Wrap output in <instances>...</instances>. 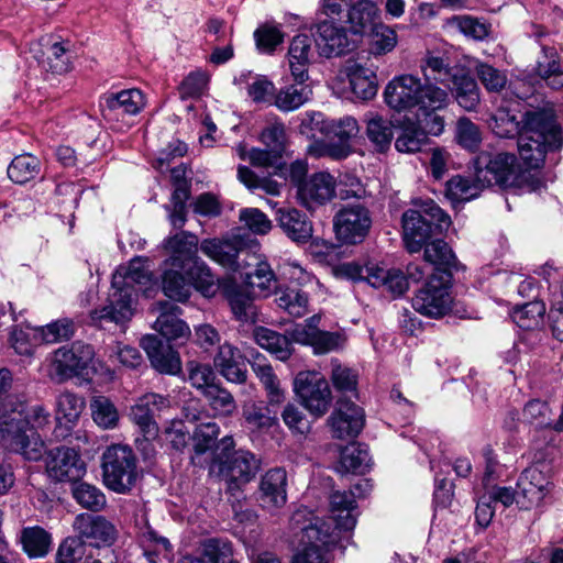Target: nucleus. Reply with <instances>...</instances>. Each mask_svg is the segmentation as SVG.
<instances>
[{
    "instance_id": "nucleus-1",
    "label": "nucleus",
    "mask_w": 563,
    "mask_h": 563,
    "mask_svg": "<svg viewBox=\"0 0 563 563\" xmlns=\"http://www.w3.org/2000/svg\"><path fill=\"white\" fill-rule=\"evenodd\" d=\"M437 85L434 79L427 77L422 82L412 75H401L387 84L384 91L385 101L398 112L410 111L418 120L423 118L428 132L439 135L444 129V120L435 112L448 106L449 93Z\"/></svg>"
},
{
    "instance_id": "nucleus-2",
    "label": "nucleus",
    "mask_w": 563,
    "mask_h": 563,
    "mask_svg": "<svg viewBox=\"0 0 563 563\" xmlns=\"http://www.w3.org/2000/svg\"><path fill=\"white\" fill-rule=\"evenodd\" d=\"M152 274L140 260H133L128 266H121L112 276V291L108 303L90 312L93 324L104 328L107 323L124 325L134 314L133 295L135 285H147Z\"/></svg>"
},
{
    "instance_id": "nucleus-3",
    "label": "nucleus",
    "mask_w": 563,
    "mask_h": 563,
    "mask_svg": "<svg viewBox=\"0 0 563 563\" xmlns=\"http://www.w3.org/2000/svg\"><path fill=\"white\" fill-rule=\"evenodd\" d=\"M561 130L553 112L534 110L525 113L518 151L527 167L537 169L543 166L547 153L561 146Z\"/></svg>"
},
{
    "instance_id": "nucleus-4",
    "label": "nucleus",
    "mask_w": 563,
    "mask_h": 563,
    "mask_svg": "<svg viewBox=\"0 0 563 563\" xmlns=\"http://www.w3.org/2000/svg\"><path fill=\"white\" fill-rule=\"evenodd\" d=\"M261 468V461L254 453L235 449L232 437H223L212 452L209 473L224 482L231 494L253 481Z\"/></svg>"
},
{
    "instance_id": "nucleus-5",
    "label": "nucleus",
    "mask_w": 563,
    "mask_h": 563,
    "mask_svg": "<svg viewBox=\"0 0 563 563\" xmlns=\"http://www.w3.org/2000/svg\"><path fill=\"white\" fill-rule=\"evenodd\" d=\"M198 236L188 231H180L164 241L170 265L185 272L203 296L211 297L218 290V279L198 256Z\"/></svg>"
},
{
    "instance_id": "nucleus-6",
    "label": "nucleus",
    "mask_w": 563,
    "mask_h": 563,
    "mask_svg": "<svg viewBox=\"0 0 563 563\" xmlns=\"http://www.w3.org/2000/svg\"><path fill=\"white\" fill-rule=\"evenodd\" d=\"M401 222L406 249L418 253L433 235L450 227L451 219L433 200H426L405 211Z\"/></svg>"
},
{
    "instance_id": "nucleus-7",
    "label": "nucleus",
    "mask_w": 563,
    "mask_h": 563,
    "mask_svg": "<svg viewBox=\"0 0 563 563\" xmlns=\"http://www.w3.org/2000/svg\"><path fill=\"white\" fill-rule=\"evenodd\" d=\"M0 445L27 461H38L45 449L40 434L29 428V420L18 408L0 415Z\"/></svg>"
},
{
    "instance_id": "nucleus-8",
    "label": "nucleus",
    "mask_w": 563,
    "mask_h": 563,
    "mask_svg": "<svg viewBox=\"0 0 563 563\" xmlns=\"http://www.w3.org/2000/svg\"><path fill=\"white\" fill-rule=\"evenodd\" d=\"M477 180L485 187L521 188L529 175L521 169L515 154L482 152L473 161Z\"/></svg>"
},
{
    "instance_id": "nucleus-9",
    "label": "nucleus",
    "mask_w": 563,
    "mask_h": 563,
    "mask_svg": "<svg viewBox=\"0 0 563 563\" xmlns=\"http://www.w3.org/2000/svg\"><path fill=\"white\" fill-rule=\"evenodd\" d=\"M428 79L450 89L460 107L472 112L476 111L481 102L479 88L476 80L463 70L451 68L441 57H429L422 67Z\"/></svg>"
},
{
    "instance_id": "nucleus-10",
    "label": "nucleus",
    "mask_w": 563,
    "mask_h": 563,
    "mask_svg": "<svg viewBox=\"0 0 563 563\" xmlns=\"http://www.w3.org/2000/svg\"><path fill=\"white\" fill-rule=\"evenodd\" d=\"M104 485L118 494L129 493L139 478L137 460L128 445L114 444L102 454Z\"/></svg>"
},
{
    "instance_id": "nucleus-11",
    "label": "nucleus",
    "mask_w": 563,
    "mask_h": 563,
    "mask_svg": "<svg viewBox=\"0 0 563 563\" xmlns=\"http://www.w3.org/2000/svg\"><path fill=\"white\" fill-rule=\"evenodd\" d=\"M452 273L450 272L432 273L424 287L413 297V309L426 317H443L450 310L452 303L449 291Z\"/></svg>"
},
{
    "instance_id": "nucleus-12",
    "label": "nucleus",
    "mask_w": 563,
    "mask_h": 563,
    "mask_svg": "<svg viewBox=\"0 0 563 563\" xmlns=\"http://www.w3.org/2000/svg\"><path fill=\"white\" fill-rule=\"evenodd\" d=\"M372 224V213L368 207L361 202L346 203L333 219L336 239L350 245L362 243L368 235Z\"/></svg>"
},
{
    "instance_id": "nucleus-13",
    "label": "nucleus",
    "mask_w": 563,
    "mask_h": 563,
    "mask_svg": "<svg viewBox=\"0 0 563 563\" xmlns=\"http://www.w3.org/2000/svg\"><path fill=\"white\" fill-rule=\"evenodd\" d=\"M551 488V467L536 462L517 481V505L525 510L539 507Z\"/></svg>"
},
{
    "instance_id": "nucleus-14",
    "label": "nucleus",
    "mask_w": 563,
    "mask_h": 563,
    "mask_svg": "<svg viewBox=\"0 0 563 563\" xmlns=\"http://www.w3.org/2000/svg\"><path fill=\"white\" fill-rule=\"evenodd\" d=\"M294 390L311 415L323 416L331 404L332 394L327 379L318 372H300L294 382Z\"/></svg>"
},
{
    "instance_id": "nucleus-15",
    "label": "nucleus",
    "mask_w": 563,
    "mask_h": 563,
    "mask_svg": "<svg viewBox=\"0 0 563 563\" xmlns=\"http://www.w3.org/2000/svg\"><path fill=\"white\" fill-rule=\"evenodd\" d=\"M86 470V463L75 449L58 446L46 454L45 471L54 482H78L85 476Z\"/></svg>"
},
{
    "instance_id": "nucleus-16",
    "label": "nucleus",
    "mask_w": 563,
    "mask_h": 563,
    "mask_svg": "<svg viewBox=\"0 0 563 563\" xmlns=\"http://www.w3.org/2000/svg\"><path fill=\"white\" fill-rule=\"evenodd\" d=\"M332 534L331 525L321 519L303 527L300 538L303 549L291 563H325L323 548L334 541Z\"/></svg>"
},
{
    "instance_id": "nucleus-17",
    "label": "nucleus",
    "mask_w": 563,
    "mask_h": 563,
    "mask_svg": "<svg viewBox=\"0 0 563 563\" xmlns=\"http://www.w3.org/2000/svg\"><path fill=\"white\" fill-rule=\"evenodd\" d=\"M369 488V482L363 481L351 490H336L330 495V512L335 528L349 531L355 527L357 520L355 498L362 497Z\"/></svg>"
},
{
    "instance_id": "nucleus-18",
    "label": "nucleus",
    "mask_w": 563,
    "mask_h": 563,
    "mask_svg": "<svg viewBox=\"0 0 563 563\" xmlns=\"http://www.w3.org/2000/svg\"><path fill=\"white\" fill-rule=\"evenodd\" d=\"M169 407V400L155 393L141 396L131 408V419L139 427L145 441H152L158 437V424L155 416Z\"/></svg>"
},
{
    "instance_id": "nucleus-19",
    "label": "nucleus",
    "mask_w": 563,
    "mask_h": 563,
    "mask_svg": "<svg viewBox=\"0 0 563 563\" xmlns=\"http://www.w3.org/2000/svg\"><path fill=\"white\" fill-rule=\"evenodd\" d=\"M328 423L334 438L342 440L355 438L364 428V410L353 401L340 398Z\"/></svg>"
},
{
    "instance_id": "nucleus-20",
    "label": "nucleus",
    "mask_w": 563,
    "mask_h": 563,
    "mask_svg": "<svg viewBox=\"0 0 563 563\" xmlns=\"http://www.w3.org/2000/svg\"><path fill=\"white\" fill-rule=\"evenodd\" d=\"M312 123L336 147L345 150V157L351 154L352 141L360 133V125L355 118L344 115L339 119H324L321 113H317L312 118Z\"/></svg>"
},
{
    "instance_id": "nucleus-21",
    "label": "nucleus",
    "mask_w": 563,
    "mask_h": 563,
    "mask_svg": "<svg viewBox=\"0 0 563 563\" xmlns=\"http://www.w3.org/2000/svg\"><path fill=\"white\" fill-rule=\"evenodd\" d=\"M95 351L91 345L76 341L69 346H62L54 353V368L56 374L70 378L82 373L92 361Z\"/></svg>"
},
{
    "instance_id": "nucleus-22",
    "label": "nucleus",
    "mask_w": 563,
    "mask_h": 563,
    "mask_svg": "<svg viewBox=\"0 0 563 563\" xmlns=\"http://www.w3.org/2000/svg\"><path fill=\"white\" fill-rule=\"evenodd\" d=\"M145 106L141 90L126 89L106 95L100 101L102 115L108 121L123 120L125 115L137 114Z\"/></svg>"
},
{
    "instance_id": "nucleus-23",
    "label": "nucleus",
    "mask_w": 563,
    "mask_h": 563,
    "mask_svg": "<svg viewBox=\"0 0 563 563\" xmlns=\"http://www.w3.org/2000/svg\"><path fill=\"white\" fill-rule=\"evenodd\" d=\"M73 527L78 533V538L97 547L110 545L117 539L115 527L102 516L79 514L76 516Z\"/></svg>"
},
{
    "instance_id": "nucleus-24",
    "label": "nucleus",
    "mask_w": 563,
    "mask_h": 563,
    "mask_svg": "<svg viewBox=\"0 0 563 563\" xmlns=\"http://www.w3.org/2000/svg\"><path fill=\"white\" fill-rule=\"evenodd\" d=\"M141 345L147 354L153 368L161 374L176 375L181 369V362L178 353L167 342L156 335H146L142 339Z\"/></svg>"
},
{
    "instance_id": "nucleus-25",
    "label": "nucleus",
    "mask_w": 563,
    "mask_h": 563,
    "mask_svg": "<svg viewBox=\"0 0 563 563\" xmlns=\"http://www.w3.org/2000/svg\"><path fill=\"white\" fill-rule=\"evenodd\" d=\"M335 196V180L329 173L313 174L297 190L298 200L308 209L325 205Z\"/></svg>"
},
{
    "instance_id": "nucleus-26",
    "label": "nucleus",
    "mask_w": 563,
    "mask_h": 563,
    "mask_svg": "<svg viewBox=\"0 0 563 563\" xmlns=\"http://www.w3.org/2000/svg\"><path fill=\"white\" fill-rule=\"evenodd\" d=\"M314 36L320 54L325 57L341 55L349 51L346 30L333 21L324 20L316 24Z\"/></svg>"
},
{
    "instance_id": "nucleus-27",
    "label": "nucleus",
    "mask_w": 563,
    "mask_h": 563,
    "mask_svg": "<svg viewBox=\"0 0 563 563\" xmlns=\"http://www.w3.org/2000/svg\"><path fill=\"white\" fill-rule=\"evenodd\" d=\"M276 221L283 233L297 244L307 243L313 233L312 222L307 214L296 208H279Z\"/></svg>"
},
{
    "instance_id": "nucleus-28",
    "label": "nucleus",
    "mask_w": 563,
    "mask_h": 563,
    "mask_svg": "<svg viewBox=\"0 0 563 563\" xmlns=\"http://www.w3.org/2000/svg\"><path fill=\"white\" fill-rule=\"evenodd\" d=\"M153 311L158 313L154 328L164 338L177 340L187 338L190 333L188 325L179 318L181 309L169 301H158L153 306Z\"/></svg>"
},
{
    "instance_id": "nucleus-29",
    "label": "nucleus",
    "mask_w": 563,
    "mask_h": 563,
    "mask_svg": "<svg viewBox=\"0 0 563 563\" xmlns=\"http://www.w3.org/2000/svg\"><path fill=\"white\" fill-rule=\"evenodd\" d=\"M287 474L283 468H272L260 483V500L263 508L275 510L287 501Z\"/></svg>"
},
{
    "instance_id": "nucleus-30",
    "label": "nucleus",
    "mask_w": 563,
    "mask_h": 563,
    "mask_svg": "<svg viewBox=\"0 0 563 563\" xmlns=\"http://www.w3.org/2000/svg\"><path fill=\"white\" fill-rule=\"evenodd\" d=\"M214 367L231 383H244L246 380V364L240 350L225 342L219 346L213 358Z\"/></svg>"
},
{
    "instance_id": "nucleus-31",
    "label": "nucleus",
    "mask_w": 563,
    "mask_h": 563,
    "mask_svg": "<svg viewBox=\"0 0 563 563\" xmlns=\"http://www.w3.org/2000/svg\"><path fill=\"white\" fill-rule=\"evenodd\" d=\"M351 90L361 100L373 99L378 90L376 69L360 63L346 67Z\"/></svg>"
},
{
    "instance_id": "nucleus-32",
    "label": "nucleus",
    "mask_w": 563,
    "mask_h": 563,
    "mask_svg": "<svg viewBox=\"0 0 563 563\" xmlns=\"http://www.w3.org/2000/svg\"><path fill=\"white\" fill-rule=\"evenodd\" d=\"M378 8L372 0H360L349 5L347 23L353 34L368 33L377 23Z\"/></svg>"
},
{
    "instance_id": "nucleus-33",
    "label": "nucleus",
    "mask_w": 563,
    "mask_h": 563,
    "mask_svg": "<svg viewBox=\"0 0 563 563\" xmlns=\"http://www.w3.org/2000/svg\"><path fill=\"white\" fill-rule=\"evenodd\" d=\"M295 84L282 87L274 97V104L284 112L295 111L309 101L312 90L307 79L294 78Z\"/></svg>"
},
{
    "instance_id": "nucleus-34",
    "label": "nucleus",
    "mask_w": 563,
    "mask_h": 563,
    "mask_svg": "<svg viewBox=\"0 0 563 563\" xmlns=\"http://www.w3.org/2000/svg\"><path fill=\"white\" fill-rule=\"evenodd\" d=\"M311 38L307 34L296 35L288 49L291 76L298 79H308V65L311 55Z\"/></svg>"
},
{
    "instance_id": "nucleus-35",
    "label": "nucleus",
    "mask_w": 563,
    "mask_h": 563,
    "mask_svg": "<svg viewBox=\"0 0 563 563\" xmlns=\"http://www.w3.org/2000/svg\"><path fill=\"white\" fill-rule=\"evenodd\" d=\"M426 262L434 266L433 273L439 271L450 272L457 267V260L453 254L451 247L446 242L441 239H435L427 242L423 245Z\"/></svg>"
},
{
    "instance_id": "nucleus-36",
    "label": "nucleus",
    "mask_w": 563,
    "mask_h": 563,
    "mask_svg": "<svg viewBox=\"0 0 563 563\" xmlns=\"http://www.w3.org/2000/svg\"><path fill=\"white\" fill-rule=\"evenodd\" d=\"M394 125L390 120L374 113L366 115V135L371 143L380 152L389 148L394 137Z\"/></svg>"
},
{
    "instance_id": "nucleus-37",
    "label": "nucleus",
    "mask_w": 563,
    "mask_h": 563,
    "mask_svg": "<svg viewBox=\"0 0 563 563\" xmlns=\"http://www.w3.org/2000/svg\"><path fill=\"white\" fill-rule=\"evenodd\" d=\"M251 366L266 389L269 402L280 404L284 399V391L279 386V380L271 364L267 363L264 356L256 355L251 363Z\"/></svg>"
},
{
    "instance_id": "nucleus-38",
    "label": "nucleus",
    "mask_w": 563,
    "mask_h": 563,
    "mask_svg": "<svg viewBox=\"0 0 563 563\" xmlns=\"http://www.w3.org/2000/svg\"><path fill=\"white\" fill-rule=\"evenodd\" d=\"M23 551L30 558H44L52 544L51 534L41 527L24 528L20 537Z\"/></svg>"
},
{
    "instance_id": "nucleus-39",
    "label": "nucleus",
    "mask_w": 563,
    "mask_h": 563,
    "mask_svg": "<svg viewBox=\"0 0 563 563\" xmlns=\"http://www.w3.org/2000/svg\"><path fill=\"white\" fill-rule=\"evenodd\" d=\"M255 340L261 347L267 350L280 361H286L292 353L290 340L286 335L271 329H257Z\"/></svg>"
},
{
    "instance_id": "nucleus-40",
    "label": "nucleus",
    "mask_w": 563,
    "mask_h": 563,
    "mask_svg": "<svg viewBox=\"0 0 563 563\" xmlns=\"http://www.w3.org/2000/svg\"><path fill=\"white\" fill-rule=\"evenodd\" d=\"M484 188L485 185L477 180L474 169L473 179L460 175L452 177L446 183V196L453 201H468L476 198Z\"/></svg>"
},
{
    "instance_id": "nucleus-41",
    "label": "nucleus",
    "mask_w": 563,
    "mask_h": 563,
    "mask_svg": "<svg viewBox=\"0 0 563 563\" xmlns=\"http://www.w3.org/2000/svg\"><path fill=\"white\" fill-rule=\"evenodd\" d=\"M200 250L222 266L233 267L236 264L239 250L229 241L207 239L201 242Z\"/></svg>"
},
{
    "instance_id": "nucleus-42",
    "label": "nucleus",
    "mask_w": 563,
    "mask_h": 563,
    "mask_svg": "<svg viewBox=\"0 0 563 563\" xmlns=\"http://www.w3.org/2000/svg\"><path fill=\"white\" fill-rule=\"evenodd\" d=\"M276 302L295 318L303 317L308 312V295L299 288H279L276 291Z\"/></svg>"
},
{
    "instance_id": "nucleus-43",
    "label": "nucleus",
    "mask_w": 563,
    "mask_h": 563,
    "mask_svg": "<svg viewBox=\"0 0 563 563\" xmlns=\"http://www.w3.org/2000/svg\"><path fill=\"white\" fill-rule=\"evenodd\" d=\"M71 495L77 504L90 511H100L107 505L106 495L101 489L86 482H75L71 487Z\"/></svg>"
},
{
    "instance_id": "nucleus-44",
    "label": "nucleus",
    "mask_w": 563,
    "mask_h": 563,
    "mask_svg": "<svg viewBox=\"0 0 563 563\" xmlns=\"http://www.w3.org/2000/svg\"><path fill=\"white\" fill-rule=\"evenodd\" d=\"M41 170V162L31 154L15 156L8 167L9 178L16 184L34 179Z\"/></svg>"
},
{
    "instance_id": "nucleus-45",
    "label": "nucleus",
    "mask_w": 563,
    "mask_h": 563,
    "mask_svg": "<svg viewBox=\"0 0 563 563\" xmlns=\"http://www.w3.org/2000/svg\"><path fill=\"white\" fill-rule=\"evenodd\" d=\"M195 284L187 280L184 275L176 269H167L162 276V289L168 298L184 302L191 294V286Z\"/></svg>"
},
{
    "instance_id": "nucleus-46",
    "label": "nucleus",
    "mask_w": 563,
    "mask_h": 563,
    "mask_svg": "<svg viewBox=\"0 0 563 563\" xmlns=\"http://www.w3.org/2000/svg\"><path fill=\"white\" fill-rule=\"evenodd\" d=\"M305 342L313 347L316 354H325L342 347L344 339L338 332L321 331L309 327L305 331Z\"/></svg>"
},
{
    "instance_id": "nucleus-47",
    "label": "nucleus",
    "mask_w": 563,
    "mask_h": 563,
    "mask_svg": "<svg viewBox=\"0 0 563 563\" xmlns=\"http://www.w3.org/2000/svg\"><path fill=\"white\" fill-rule=\"evenodd\" d=\"M430 134L427 128L416 123H409L401 129L395 141V147L400 153H416L421 150Z\"/></svg>"
},
{
    "instance_id": "nucleus-48",
    "label": "nucleus",
    "mask_w": 563,
    "mask_h": 563,
    "mask_svg": "<svg viewBox=\"0 0 563 563\" xmlns=\"http://www.w3.org/2000/svg\"><path fill=\"white\" fill-rule=\"evenodd\" d=\"M544 313V302L533 300L520 307H516L511 312V318L519 328L532 330L542 323Z\"/></svg>"
},
{
    "instance_id": "nucleus-49",
    "label": "nucleus",
    "mask_w": 563,
    "mask_h": 563,
    "mask_svg": "<svg viewBox=\"0 0 563 563\" xmlns=\"http://www.w3.org/2000/svg\"><path fill=\"white\" fill-rule=\"evenodd\" d=\"M522 422L536 429L549 430L552 427V410L547 401L532 399L522 409Z\"/></svg>"
},
{
    "instance_id": "nucleus-50",
    "label": "nucleus",
    "mask_w": 563,
    "mask_h": 563,
    "mask_svg": "<svg viewBox=\"0 0 563 563\" xmlns=\"http://www.w3.org/2000/svg\"><path fill=\"white\" fill-rule=\"evenodd\" d=\"M231 554L229 543L212 539L203 544L198 556H185L180 563H227Z\"/></svg>"
},
{
    "instance_id": "nucleus-51",
    "label": "nucleus",
    "mask_w": 563,
    "mask_h": 563,
    "mask_svg": "<svg viewBox=\"0 0 563 563\" xmlns=\"http://www.w3.org/2000/svg\"><path fill=\"white\" fill-rule=\"evenodd\" d=\"M93 421L103 429H112L119 422V412L113 402L104 396H96L90 402Z\"/></svg>"
},
{
    "instance_id": "nucleus-52",
    "label": "nucleus",
    "mask_w": 563,
    "mask_h": 563,
    "mask_svg": "<svg viewBox=\"0 0 563 563\" xmlns=\"http://www.w3.org/2000/svg\"><path fill=\"white\" fill-rule=\"evenodd\" d=\"M85 407V401L77 395L64 391L56 400V420L62 423H74L80 416Z\"/></svg>"
},
{
    "instance_id": "nucleus-53",
    "label": "nucleus",
    "mask_w": 563,
    "mask_h": 563,
    "mask_svg": "<svg viewBox=\"0 0 563 563\" xmlns=\"http://www.w3.org/2000/svg\"><path fill=\"white\" fill-rule=\"evenodd\" d=\"M369 462L368 451L361 445L353 444L341 452L340 465L345 472L363 474L368 470Z\"/></svg>"
},
{
    "instance_id": "nucleus-54",
    "label": "nucleus",
    "mask_w": 563,
    "mask_h": 563,
    "mask_svg": "<svg viewBox=\"0 0 563 563\" xmlns=\"http://www.w3.org/2000/svg\"><path fill=\"white\" fill-rule=\"evenodd\" d=\"M371 52L375 55H384L391 52L397 45V34L394 29L377 23L371 31Z\"/></svg>"
},
{
    "instance_id": "nucleus-55",
    "label": "nucleus",
    "mask_w": 563,
    "mask_h": 563,
    "mask_svg": "<svg viewBox=\"0 0 563 563\" xmlns=\"http://www.w3.org/2000/svg\"><path fill=\"white\" fill-rule=\"evenodd\" d=\"M219 434L220 428L216 422L200 423L197 426L191 434L195 453L201 455L212 448L216 449L218 445L216 441Z\"/></svg>"
},
{
    "instance_id": "nucleus-56",
    "label": "nucleus",
    "mask_w": 563,
    "mask_h": 563,
    "mask_svg": "<svg viewBox=\"0 0 563 563\" xmlns=\"http://www.w3.org/2000/svg\"><path fill=\"white\" fill-rule=\"evenodd\" d=\"M455 140L463 148L474 152L482 143V133L471 119L461 117L456 122Z\"/></svg>"
},
{
    "instance_id": "nucleus-57",
    "label": "nucleus",
    "mask_w": 563,
    "mask_h": 563,
    "mask_svg": "<svg viewBox=\"0 0 563 563\" xmlns=\"http://www.w3.org/2000/svg\"><path fill=\"white\" fill-rule=\"evenodd\" d=\"M492 131L499 137H514L520 136V122L517 120L515 114H511L509 110L499 108L496 113L492 117L490 121Z\"/></svg>"
},
{
    "instance_id": "nucleus-58",
    "label": "nucleus",
    "mask_w": 563,
    "mask_h": 563,
    "mask_svg": "<svg viewBox=\"0 0 563 563\" xmlns=\"http://www.w3.org/2000/svg\"><path fill=\"white\" fill-rule=\"evenodd\" d=\"M35 330H37V328L26 327V329H23L19 325L12 328L9 342L18 354L26 356L32 355L36 341L41 339L38 332Z\"/></svg>"
},
{
    "instance_id": "nucleus-59",
    "label": "nucleus",
    "mask_w": 563,
    "mask_h": 563,
    "mask_svg": "<svg viewBox=\"0 0 563 563\" xmlns=\"http://www.w3.org/2000/svg\"><path fill=\"white\" fill-rule=\"evenodd\" d=\"M475 73L488 92H500L508 82L507 74L504 70L487 63H478L475 66Z\"/></svg>"
},
{
    "instance_id": "nucleus-60",
    "label": "nucleus",
    "mask_w": 563,
    "mask_h": 563,
    "mask_svg": "<svg viewBox=\"0 0 563 563\" xmlns=\"http://www.w3.org/2000/svg\"><path fill=\"white\" fill-rule=\"evenodd\" d=\"M238 178L249 189H262L268 195L278 196L282 185L268 177H258L253 170L246 166H239Z\"/></svg>"
},
{
    "instance_id": "nucleus-61",
    "label": "nucleus",
    "mask_w": 563,
    "mask_h": 563,
    "mask_svg": "<svg viewBox=\"0 0 563 563\" xmlns=\"http://www.w3.org/2000/svg\"><path fill=\"white\" fill-rule=\"evenodd\" d=\"M186 369L190 384L198 390H201L202 394H205L209 387L216 385V375L210 365L197 361H189L186 363Z\"/></svg>"
},
{
    "instance_id": "nucleus-62",
    "label": "nucleus",
    "mask_w": 563,
    "mask_h": 563,
    "mask_svg": "<svg viewBox=\"0 0 563 563\" xmlns=\"http://www.w3.org/2000/svg\"><path fill=\"white\" fill-rule=\"evenodd\" d=\"M87 545L78 537L63 540L56 552V563H78L86 558Z\"/></svg>"
},
{
    "instance_id": "nucleus-63",
    "label": "nucleus",
    "mask_w": 563,
    "mask_h": 563,
    "mask_svg": "<svg viewBox=\"0 0 563 563\" xmlns=\"http://www.w3.org/2000/svg\"><path fill=\"white\" fill-rule=\"evenodd\" d=\"M536 71L540 78H542L547 85L553 89L563 88V69L559 60L550 57L548 54L543 56V59L538 62Z\"/></svg>"
},
{
    "instance_id": "nucleus-64",
    "label": "nucleus",
    "mask_w": 563,
    "mask_h": 563,
    "mask_svg": "<svg viewBox=\"0 0 563 563\" xmlns=\"http://www.w3.org/2000/svg\"><path fill=\"white\" fill-rule=\"evenodd\" d=\"M448 23L474 40H483L488 35V26L471 15H454L448 20Z\"/></svg>"
}]
</instances>
